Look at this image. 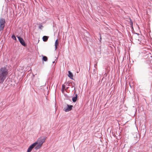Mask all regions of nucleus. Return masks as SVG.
<instances>
[{
  "label": "nucleus",
  "instance_id": "obj_1",
  "mask_svg": "<svg viewBox=\"0 0 152 152\" xmlns=\"http://www.w3.org/2000/svg\"><path fill=\"white\" fill-rule=\"evenodd\" d=\"M8 72L7 69L5 67L0 69V83H2L6 79Z\"/></svg>",
  "mask_w": 152,
  "mask_h": 152
},
{
  "label": "nucleus",
  "instance_id": "obj_2",
  "mask_svg": "<svg viewBox=\"0 0 152 152\" xmlns=\"http://www.w3.org/2000/svg\"><path fill=\"white\" fill-rule=\"evenodd\" d=\"M46 137H41L38 138L37 141L34 142L36 146L35 149L37 150L40 149L42 146L43 143L45 141Z\"/></svg>",
  "mask_w": 152,
  "mask_h": 152
},
{
  "label": "nucleus",
  "instance_id": "obj_3",
  "mask_svg": "<svg viewBox=\"0 0 152 152\" xmlns=\"http://www.w3.org/2000/svg\"><path fill=\"white\" fill-rule=\"evenodd\" d=\"M5 21L4 19L1 18L0 19V31L2 30L4 27Z\"/></svg>",
  "mask_w": 152,
  "mask_h": 152
},
{
  "label": "nucleus",
  "instance_id": "obj_4",
  "mask_svg": "<svg viewBox=\"0 0 152 152\" xmlns=\"http://www.w3.org/2000/svg\"><path fill=\"white\" fill-rule=\"evenodd\" d=\"M72 107L73 106L67 104V107L64 108V110L66 112H68L72 110Z\"/></svg>",
  "mask_w": 152,
  "mask_h": 152
},
{
  "label": "nucleus",
  "instance_id": "obj_5",
  "mask_svg": "<svg viewBox=\"0 0 152 152\" xmlns=\"http://www.w3.org/2000/svg\"><path fill=\"white\" fill-rule=\"evenodd\" d=\"M36 146V143H33L28 148L27 152H31L32 149L34 147H35Z\"/></svg>",
  "mask_w": 152,
  "mask_h": 152
},
{
  "label": "nucleus",
  "instance_id": "obj_6",
  "mask_svg": "<svg viewBox=\"0 0 152 152\" xmlns=\"http://www.w3.org/2000/svg\"><path fill=\"white\" fill-rule=\"evenodd\" d=\"M18 38L19 41L22 44V45L24 46H25L26 45V44L22 38L20 37H18Z\"/></svg>",
  "mask_w": 152,
  "mask_h": 152
},
{
  "label": "nucleus",
  "instance_id": "obj_7",
  "mask_svg": "<svg viewBox=\"0 0 152 152\" xmlns=\"http://www.w3.org/2000/svg\"><path fill=\"white\" fill-rule=\"evenodd\" d=\"M68 77L72 79H73V75L71 72L70 71H68Z\"/></svg>",
  "mask_w": 152,
  "mask_h": 152
},
{
  "label": "nucleus",
  "instance_id": "obj_8",
  "mask_svg": "<svg viewBox=\"0 0 152 152\" xmlns=\"http://www.w3.org/2000/svg\"><path fill=\"white\" fill-rule=\"evenodd\" d=\"M77 94H75V96L74 97L72 98V100L73 102H75L77 100Z\"/></svg>",
  "mask_w": 152,
  "mask_h": 152
},
{
  "label": "nucleus",
  "instance_id": "obj_9",
  "mask_svg": "<svg viewBox=\"0 0 152 152\" xmlns=\"http://www.w3.org/2000/svg\"><path fill=\"white\" fill-rule=\"evenodd\" d=\"M58 44V39H57L55 42V50H56L57 48V45Z\"/></svg>",
  "mask_w": 152,
  "mask_h": 152
},
{
  "label": "nucleus",
  "instance_id": "obj_10",
  "mask_svg": "<svg viewBox=\"0 0 152 152\" xmlns=\"http://www.w3.org/2000/svg\"><path fill=\"white\" fill-rule=\"evenodd\" d=\"M48 37L46 36H44L42 37L43 40L44 42H46L48 40Z\"/></svg>",
  "mask_w": 152,
  "mask_h": 152
},
{
  "label": "nucleus",
  "instance_id": "obj_11",
  "mask_svg": "<svg viewBox=\"0 0 152 152\" xmlns=\"http://www.w3.org/2000/svg\"><path fill=\"white\" fill-rule=\"evenodd\" d=\"M42 59L45 61H46L47 60V58L45 56H44L43 57Z\"/></svg>",
  "mask_w": 152,
  "mask_h": 152
},
{
  "label": "nucleus",
  "instance_id": "obj_12",
  "mask_svg": "<svg viewBox=\"0 0 152 152\" xmlns=\"http://www.w3.org/2000/svg\"><path fill=\"white\" fill-rule=\"evenodd\" d=\"M43 28V26L41 25H40L39 26V28L40 29H42Z\"/></svg>",
  "mask_w": 152,
  "mask_h": 152
},
{
  "label": "nucleus",
  "instance_id": "obj_13",
  "mask_svg": "<svg viewBox=\"0 0 152 152\" xmlns=\"http://www.w3.org/2000/svg\"><path fill=\"white\" fill-rule=\"evenodd\" d=\"M12 38L14 40H16V38L15 36L13 35L12 37Z\"/></svg>",
  "mask_w": 152,
  "mask_h": 152
},
{
  "label": "nucleus",
  "instance_id": "obj_14",
  "mask_svg": "<svg viewBox=\"0 0 152 152\" xmlns=\"http://www.w3.org/2000/svg\"><path fill=\"white\" fill-rule=\"evenodd\" d=\"M99 36H100V39L99 40L101 42V35L100 34H99Z\"/></svg>",
  "mask_w": 152,
  "mask_h": 152
},
{
  "label": "nucleus",
  "instance_id": "obj_15",
  "mask_svg": "<svg viewBox=\"0 0 152 152\" xmlns=\"http://www.w3.org/2000/svg\"><path fill=\"white\" fill-rule=\"evenodd\" d=\"M64 86H64V85H62V87H63L64 88Z\"/></svg>",
  "mask_w": 152,
  "mask_h": 152
},
{
  "label": "nucleus",
  "instance_id": "obj_16",
  "mask_svg": "<svg viewBox=\"0 0 152 152\" xmlns=\"http://www.w3.org/2000/svg\"><path fill=\"white\" fill-rule=\"evenodd\" d=\"M54 62H55V61H53V63H54Z\"/></svg>",
  "mask_w": 152,
  "mask_h": 152
},
{
  "label": "nucleus",
  "instance_id": "obj_17",
  "mask_svg": "<svg viewBox=\"0 0 152 152\" xmlns=\"http://www.w3.org/2000/svg\"><path fill=\"white\" fill-rule=\"evenodd\" d=\"M74 89L75 90V88H74Z\"/></svg>",
  "mask_w": 152,
  "mask_h": 152
}]
</instances>
